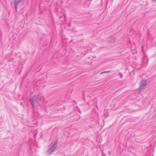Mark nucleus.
Returning a JSON list of instances; mask_svg holds the SVG:
<instances>
[{
	"instance_id": "obj_7",
	"label": "nucleus",
	"mask_w": 156,
	"mask_h": 156,
	"mask_svg": "<svg viewBox=\"0 0 156 156\" xmlns=\"http://www.w3.org/2000/svg\"><path fill=\"white\" fill-rule=\"evenodd\" d=\"M108 154L109 155L111 154V153L110 152V151H109L108 152Z\"/></svg>"
},
{
	"instance_id": "obj_9",
	"label": "nucleus",
	"mask_w": 156,
	"mask_h": 156,
	"mask_svg": "<svg viewBox=\"0 0 156 156\" xmlns=\"http://www.w3.org/2000/svg\"><path fill=\"white\" fill-rule=\"evenodd\" d=\"M122 76H123V75H122H122H121V76H120V77H121V78H122Z\"/></svg>"
},
{
	"instance_id": "obj_8",
	"label": "nucleus",
	"mask_w": 156,
	"mask_h": 156,
	"mask_svg": "<svg viewBox=\"0 0 156 156\" xmlns=\"http://www.w3.org/2000/svg\"><path fill=\"white\" fill-rule=\"evenodd\" d=\"M35 114L34 115H35V116H37V114H38V113H37V112L36 113H35Z\"/></svg>"
},
{
	"instance_id": "obj_4",
	"label": "nucleus",
	"mask_w": 156,
	"mask_h": 156,
	"mask_svg": "<svg viewBox=\"0 0 156 156\" xmlns=\"http://www.w3.org/2000/svg\"><path fill=\"white\" fill-rule=\"evenodd\" d=\"M146 85V81L143 80L141 82L140 84L139 87V91L141 92L145 88Z\"/></svg>"
},
{
	"instance_id": "obj_2",
	"label": "nucleus",
	"mask_w": 156,
	"mask_h": 156,
	"mask_svg": "<svg viewBox=\"0 0 156 156\" xmlns=\"http://www.w3.org/2000/svg\"><path fill=\"white\" fill-rule=\"evenodd\" d=\"M57 147V140H55V142H52L47 151L48 154L50 155L54 152Z\"/></svg>"
},
{
	"instance_id": "obj_11",
	"label": "nucleus",
	"mask_w": 156,
	"mask_h": 156,
	"mask_svg": "<svg viewBox=\"0 0 156 156\" xmlns=\"http://www.w3.org/2000/svg\"><path fill=\"white\" fill-rule=\"evenodd\" d=\"M79 112H80V113H81V112H80V110L79 111Z\"/></svg>"
},
{
	"instance_id": "obj_1",
	"label": "nucleus",
	"mask_w": 156,
	"mask_h": 156,
	"mask_svg": "<svg viewBox=\"0 0 156 156\" xmlns=\"http://www.w3.org/2000/svg\"><path fill=\"white\" fill-rule=\"evenodd\" d=\"M43 99V97L41 94L34 96L29 99V101L34 109V113L35 112L34 108L38 105L39 101Z\"/></svg>"
},
{
	"instance_id": "obj_10",
	"label": "nucleus",
	"mask_w": 156,
	"mask_h": 156,
	"mask_svg": "<svg viewBox=\"0 0 156 156\" xmlns=\"http://www.w3.org/2000/svg\"><path fill=\"white\" fill-rule=\"evenodd\" d=\"M153 1L154 2H156V0H153Z\"/></svg>"
},
{
	"instance_id": "obj_6",
	"label": "nucleus",
	"mask_w": 156,
	"mask_h": 156,
	"mask_svg": "<svg viewBox=\"0 0 156 156\" xmlns=\"http://www.w3.org/2000/svg\"><path fill=\"white\" fill-rule=\"evenodd\" d=\"M111 71H104L103 72H102L101 73V74H103V73H109Z\"/></svg>"
},
{
	"instance_id": "obj_5",
	"label": "nucleus",
	"mask_w": 156,
	"mask_h": 156,
	"mask_svg": "<svg viewBox=\"0 0 156 156\" xmlns=\"http://www.w3.org/2000/svg\"><path fill=\"white\" fill-rule=\"evenodd\" d=\"M116 39L115 37L113 36H110L107 39V41L111 43H115L116 41Z\"/></svg>"
},
{
	"instance_id": "obj_3",
	"label": "nucleus",
	"mask_w": 156,
	"mask_h": 156,
	"mask_svg": "<svg viewBox=\"0 0 156 156\" xmlns=\"http://www.w3.org/2000/svg\"><path fill=\"white\" fill-rule=\"evenodd\" d=\"M23 1V0H13V1L11 2V4H13L16 12L17 11L18 6Z\"/></svg>"
}]
</instances>
